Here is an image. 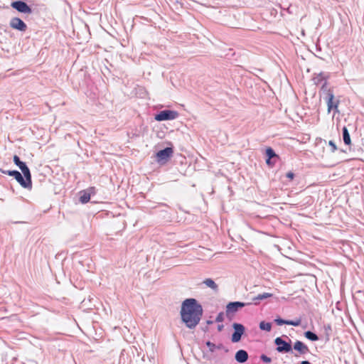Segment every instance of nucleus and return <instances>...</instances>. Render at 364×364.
Returning a JSON list of instances; mask_svg holds the SVG:
<instances>
[{
  "mask_svg": "<svg viewBox=\"0 0 364 364\" xmlns=\"http://www.w3.org/2000/svg\"><path fill=\"white\" fill-rule=\"evenodd\" d=\"M274 322L277 326H282L284 324L287 325V320L282 318L280 317H277L274 319Z\"/></svg>",
  "mask_w": 364,
  "mask_h": 364,
  "instance_id": "23",
  "label": "nucleus"
},
{
  "mask_svg": "<svg viewBox=\"0 0 364 364\" xmlns=\"http://www.w3.org/2000/svg\"><path fill=\"white\" fill-rule=\"evenodd\" d=\"M316 50L317 51H321V48L319 46L316 45Z\"/></svg>",
  "mask_w": 364,
  "mask_h": 364,
  "instance_id": "33",
  "label": "nucleus"
},
{
  "mask_svg": "<svg viewBox=\"0 0 364 364\" xmlns=\"http://www.w3.org/2000/svg\"><path fill=\"white\" fill-rule=\"evenodd\" d=\"M0 171L6 175L13 176L17 182L24 188L31 189L32 188V181L31 176L22 175L17 170H4L0 169Z\"/></svg>",
  "mask_w": 364,
  "mask_h": 364,
  "instance_id": "2",
  "label": "nucleus"
},
{
  "mask_svg": "<svg viewBox=\"0 0 364 364\" xmlns=\"http://www.w3.org/2000/svg\"><path fill=\"white\" fill-rule=\"evenodd\" d=\"M313 81L315 85H318L321 84L322 82H324L325 81H326V76L323 73L321 72L320 73L316 74L313 77Z\"/></svg>",
  "mask_w": 364,
  "mask_h": 364,
  "instance_id": "18",
  "label": "nucleus"
},
{
  "mask_svg": "<svg viewBox=\"0 0 364 364\" xmlns=\"http://www.w3.org/2000/svg\"><path fill=\"white\" fill-rule=\"evenodd\" d=\"M287 178H289L290 180H292L294 178V173L291 171H289L287 173L286 175Z\"/></svg>",
  "mask_w": 364,
  "mask_h": 364,
  "instance_id": "29",
  "label": "nucleus"
},
{
  "mask_svg": "<svg viewBox=\"0 0 364 364\" xmlns=\"http://www.w3.org/2000/svg\"><path fill=\"white\" fill-rule=\"evenodd\" d=\"M272 296V294H270V293H263V294H258L257 296H255L254 298H252V301H254L255 304H259V301L260 300H263V299H267V298H270Z\"/></svg>",
  "mask_w": 364,
  "mask_h": 364,
  "instance_id": "19",
  "label": "nucleus"
},
{
  "mask_svg": "<svg viewBox=\"0 0 364 364\" xmlns=\"http://www.w3.org/2000/svg\"><path fill=\"white\" fill-rule=\"evenodd\" d=\"M9 26L21 32H25L28 28L26 23L18 17L11 18L9 21Z\"/></svg>",
  "mask_w": 364,
  "mask_h": 364,
  "instance_id": "11",
  "label": "nucleus"
},
{
  "mask_svg": "<svg viewBox=\"0 0 364 364\" xmlns=\"http://www.w3.org/2000/svg\"><path fill=\"white\" fill-rule=\"evenodd\" d=\"M223 345L222 343H220L218 346H216V349H223Z\"/></svg>",
  "mask_w": 364,
  "mask_h": 364,
  "instance_id": "32",
  "label": "nucleus"
},
{
  "mask_svg": "<svg viewBox=\"0 0 364 364\" xmlns=\"http://www.w3.org/2000/svg\"><path fill=\"white\" fill-rule=\"evenodd\" d=\"M224 321V313L220 312L215 318V321L218 323L223 322Z\"/></svg>",
  "mask_w": 364,
  "mask_h": 364,
  "instance_id": "27",
  "label": "nucleus"
},
{
  "mask_svg": "<svg viewBox=\"0 0 364 364\" xmlns=\"http://www.w3.org/2000/svg\"><path fill=\"white\" fill-rule=\"evenodd\" d=\"M14 162L20 168L23 175L31 176L30 169L26 164L22 161L17 155L14 156Z\"/></svg>",
  "mask_w": 364,
  "mask_h": 364,
  "instance_id": "13",
  "label": "nucleus"
},
{
  "mask_svg": "<svg viewBox=\"0 0 364 364\" xmlns=\"http://www.w3.org/2000/svg\"><path fill=\"white\" fill-rule=\"evenodd\" d=\"M259 327L262 331H270L272 329V323L270 322H266L262 321L259 323Z\"/></svg>",
  "mask_w": 364,
  "mask_h": 364,
  "instance_id": "21",
  "label": "nucleus"
},
{
  "mask_svg": "<svg viewBox=\"0 0 364 364\" xmlns=\"http://www.w3.org/2000/svg\"><path fill=\"white\" fill-rule=\"evenodd\" d=\"M328 145L331 147V152L333 153L337 150V146L333 141L330 140L328 141Z\"/></svg>",
  "mask_w": 364,
  "mask_h": 364,
  "instance_id": "28",
  "label": "nucleus"
},
{
  "mask_svg": "<svg viewBox=\"0 0 364 364\" xmlns=\"http://www.w3.org/2000/svg\"><path fill=\"white\" fill-rule=\"evenodd\" d=\"M11 6L21 14H31L33 12L31 7L28 6L25 1L21 0L12 1Z\"/></svg>",
  "mask_w": 364,
  "mask_h": 364,
  "instance_id": "7",
  "label": "nucleus"
},
{
  "mask_svg": "<svg viewBox=\"0 0 364 364\" xmlns=\"http://www.w3.org/2000/svg\"><path fill=\"white\" fill-rule=\"evenodd\" d=\"M232 328L234 332L232 334L231 341L232 343H237L241 340L242 335L245 333V328L240 323H233Z\"/></svg>",
  "mask_w": 364,
  "mask_h": 364,
  "instance_id": "8",
  "label": "nucleus"
},
{
  "mask_svg": "<svg viewBox=\"0 0 364 364\" xmlns=\"http://www.w3.org/2000/svg\"><path fill=\"white\" fill-rule=\"evenodd\" d=\"M95 187H90L87 190L80 191L79 201L82 204L87 203L90 200L91 195L95 194Z\"/></svg>",
  "mask_w": 364,
  "mask_h": 364,
  "instance_id": "12",
  "label": "nucleus"
},
{
  "mask_svg": "<svg viewBox=\"0 0 364 364\" xmlns=\"http://www.w3.org/2000/svg\"><path fill=\"white\" fill-rule=\"evenodd\" d=\"M265 156L266 164L269 167H273L275 165L277 161L279 159V155L276 154L272 147H267L265 149Z\"/></svg>",
  "mask_w": 364,
  "mask_h": 364,
  "instance_id": "10",
  "label": "nucleus"
},
{
  "mask_svg": "<svg viewBox=\"0 0 364 364\" xmlns=\"http://www.w3.org/2000/svg\"><path fill=\"white\" fill-rule=\"evenodd\" d=\"M321 90L325 93L326 96L328 95V91H333L331 89L327 87V81H325L321 88Z\"/></svg>",
  "mask_w": 364,
  "mask_h": 364,
  "instance_id": "25",
  "label": "nucleus"
},
{
  "mask_svg": "<svg viewBox=\"0 0 364 364\" xmlns=\"http://www.w3.org/2000/svg\"><path fill=\"white\" fill-rule=\"evenodd\" d=\"M342 137L343 142L346 145H350L351 144V139L350 136L349 134V132L346 127H343L342 129Z\"/></svg>",
  "mask_w": 364,
  "mask_h": 364,
  "instance_id": "16",
  "label": "nucleus"
},
{
  "mask_svg": "<svg viewBox=\"0 0 364 364\" xmlns=\"http://www.w3.org/2000/svg\"><path fill=\"white\" fill-rule=\"evenodd\" d=\"M260 360H262L265 363H269L272 362L271 358L268 357L265 354H262L260 355Z\"/></svg>",
  "mask_w": 364,
  "mask_h": 364,
  "instance_id": "26",
  "label": "nucleus"
},
{
  "mask_svg": "<svg viewBox=\"0 0 364 364\" xmlns=\"http://www.w3.org/2000/svg\"><path fill=\"white\" fill-rule=\"evenodd\" d=\"M235 359L240 363H245L248 359V353L246 350L240 349L236 352Z\"/></svg>",
  "mask_w": 364,
  "mask_h": 364,
  "instance_id": "15",
  "label": "nucleus"
},
{
  "mask_svg": "<svg viewBox=\"0 0 364 364\" xmlns=\"http://www.w3.org/2000/svg\"><path fill=\"white\" fill-rule=\"evenodd\" d=\"M289 341L287 342L284 341L282 337H277L274 343L276 345V350L278 353H293V348L291 346V341L289 339Z\"/></svg>",
  "mask_w": 364,
  "mask_h": 364,
  "instance_id": "3",
  "label": "nucleus"
},
{
  "mask_svg": "<svg viewBox=\"0 0 364 364\" xmlns=\"http://www.w3.org/2000/svg\"><path fill=\"white\" fill-rule=\"evenodd\" d=\"M328 92V95L324 97V100H326L327 104L328 112L330 113L332 110H333L334 114L338 113V105L340 103V101L338 100H335L333 91Z\"/></svg>",
  "mask_w": 364,
  "mask_h": 364,
  "instance_id": "4",
  "label": "nucleus"
},
{
  "mask_svg": "<svg viewBox=\"0 0 364 364\" xmlns=\"http://www.w3.org/2000/svg\"><path fill=\"white\" fill-rule=\"evenodd\" d=\"M250 304V303H245L242 301H231L226 306V316L230 317L231 314H234L239 311L240 309Z\"/></svg>",
  "mask_w": 364,
  "mask_h": 364,
  "instance_id": "9",
  "label": "nucleus"
},
{
  "mask_svg": "<svg viewBox=\"0 0 364 364\" xmlns=\"http://www.w3.org/2000/svg\"><path fill=\"white\" fill-rule=\"evenodd\" d=\"M173 149L172 147H166L159 150L156 154V161L160 164L167 162L173 156Z\"/></svg>",
  "mask_w": 364,
  "mask_h": 364,
  "instance_id": "6",
  "label": "nucleus"
},
{
  "mask_svg": "<svg viewBox=\"0 0 364 364\" xmlns=\"http://www.w3.org/2000/svg\"><path fill=\"white\" fill-rule=\"evenodd\" d=\"M204 284H205L208 287L213 289L215 292H217L218 291V284L210 278L205 279L203 282Z\"/></svg>",
  "mask_w": 364,
  "mask_h": 364,
  "instance_id": "17",
  "label": "nucleus"
},
{
  "mask_svg": "<svg viewBox=\"0 0 364 364\" xmlns=\"http://www.w3.org/2000/svg\"><path fill=\"white\" fill-rule=\"evenodd\" d=\"M205 345L207 346V347H208L210 352H211V353L215 352V350L216 349V345L215 344H214L213 343H212L210 341H208L205 342Z\"/></svg>",
  "mask_w": 364,
  "mask_h": 364,
  "instance_id": "24",
  "label": "nucleus"
},
{
  "mask_svg": "<svg viewBox=\"0 0 364 364\" xmlns=\"http://www.w3.org/2000/svg\"><path fill=\"white\" fill-rule=\"evenodd\" d=\"M178 117V112L171 109H164L159 112L154 116L155 120L158 122L173 120Z\"/></svg>",
  "mask_w": 364,
  "mask_h": 364,
  "instance_id": "5",
  "label": "nucleus"
},
{
  "mask_svg": "<svg viewBox=\"0 0 364 364\" xmlns=\"http://www.w3.org/2000/svg\"><path fill=\"white\" fill-rule=\"evenodd\" d=\"M301 321L300 318H297L296 320H287V325L293 326H299L301 325Z\"/></svg>",
  "mask_w": 364,
  "mask_h": 364,
  "instance_id": "22",
  "label": "nucleus"
},
{
  "mask_svg": "<svg viewBox=\"0 0 364 364\" xmlns=\"http://www.w3.org/2000/svg\"><path fill=\"white\" fill-rule=\"evenodd\" d=\"M297 364H311L309 360H303Z\"/></svg>",
  "mask_w": 364,
  "mask_h": 364,
  "instance_id": "31",
  "label": "nucleus"
},
{
  "mask_svg": "<svg viewBox=\"0 0 364 364\" xmlns=\"http://www.w3.org/2000/svg\"><path fill=\"white\" fill-rule=\"evenodd\" d=\"M203 307L196 299H185L181 304V317L186 326L194 328L200 322L203 315Z\"/></svg>",
  "mask_w": 364,
  "mask_h": 364,
  "instance_id": "1",
  "label": "nucleus"
},
{
  "mask_svg": "<svg viewBox=\"0 0 364 364\" xmlns=\"http://www.w3.org/2000/svg\"><path fill=\"white\" fill-rule=\"evenodd\" d=\"M296 351L301 355H305L309 353V347L302 341H296L292 347Z\"/></svg>",
  "mask_w": 364,
  "mask_h": 364,
  "instance_id": "14",
  "label": "nucleus"
},
{
  "mask_svg": "<svg viewBox=\"0 0 364 364\" xmlns=\"http://www.w3.org/2000/svg\"><path fill=\"white\" fill-rule=\"evenodd\" d=\"M207 323H208V324H212V323H213V321H207Z\"/></svg>",
  "mask_w": 364,
  "mask_h": 364,
  "instance_id": "34",
  "label": "nucleus"
},
{
  "mask_svg": "<svg viewBox=\"0 0 364 364\" xmlns=\"http://www.w3.org/2000/svg\"><path fill=\"white\" fill-rule=\"evenodd\" d=\"M304 336L311 341H317L319 340L318 335L311 331H305Z\"/></svg>",
  "mask_w": 364,
  "mask_h": 364,
  "instance_id": "20",
  "label": "nucleus"
},
{
  "mask_svg": "<svg viewBox=\"0 0 364 364\" xmlns=\"http://www.w3.org/2000/svg\"><path fill=\"white\" fill-rule=\"evenodd\" d=\"M223 328H224V325L223 324H219L218 326V331H221L223 329Z\"/></svg>",
  "mask_w": 364,
  "mask_h": 364,
  "instance_id": "30",
  "label": "nucleus"
}]
</instances>
